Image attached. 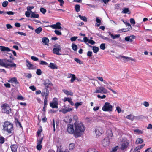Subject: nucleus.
Returning a JSON list of instances; mask_svg holds the SVG:
<instances>
[{
  "label": "nucleus",
  "mask_w": 152,
  "mask_h": 152,
  "mask_svg": "<svg viewBox=\"0 0 152 152\" xmlns=\"http://www.w3.org/2000/svg\"><path fill=\"white\" fill-rule=\"evenodd\" d=\"M74 136L77 137L80 136L84 133L85 129L83 123L79 121H75L74 124Z\"/></svg>",
  "instance_id": "obj_1"
},
{
  "label": "nucleus",
  "mask_w": 152,
  "mask_h": 152,
  "mask_svg": "<svg viewBox=\"0 0 152 152\" xmlns=\"http://www.w3.org/2000/svg\"><path fill=\"white\" fill-rule=\"evenodd\" d=\"M11 62V61L6 59H0V66L7 68L16 67V64Z\"/></svg>",
  "instance_id": "obj_2"
},
{
  "label": "nucleus",
  "mask_w": 152,
  "mask_h": 152,
  "mask_svg": "<svg viewBox=\"0 0 152 152\" xmlns=\"http://www.w3.org/2000/svg\"><path fill=\"white\" fill-rule=\"evenodd\" d=\"M3 128V130L9 134L12 133L13 130L12 124L7 121L5 122Z\"/></svg>",
  "instance_id": "obj_3"
},
{
  "label": "nucleus",
  "mask_w": 152,
  "mask_h": 152,
  "mask_svg": "<svg viewBox=\"0 0 152 152\" xmlns=\"http://www.w3.org/2000/svg\"><path fill=\"white\" fill-rule=\"evenodd\" d=\"M1 112L2 113L9 114L11 112V109L9 105L7 104L1 105Z\"/></svg>",
  "instance_id": "obj_4"
},
{
  "label": "nucleus",
  "mask_w": 152,
  "mask_h": 152,
  "mask_svg": "<svg viewBox=\"0 0 152 152\" xmlns=\"http://www.w3.org/2000/svg\"><path fill=\"white\" fill-rule=\"evenodd\" d=\"M113 106L109 103L105 102L102 108V110L104 111L111 112L113 110Z\"/></svg>",
  "instance_id": "obj_5"
},
{
  "label": "nucleus",
  "mask_w": 152,
  "mask_h": 152,
  "mask_svg": "<svg viewBox=\"0 0 152 152\" xmlns=\"http://www.w3.org/2000/svg\"><path fill=\"white\" fill-rule=\"evenodd\" d=\"M108 91L104 87L102 86H100L97 88L95 93H100L101 94H106L107 93Z\"/></svg>",
  "instance_id": "obj_6"
},
{
  "label": "nucleus",
  "mask_w": 152,
  "mask_h": 152,
  "mask_svg": "<svg viewBox=\"0 0 152 152\" xmlns=\"http://www.w3.org/2000/svg\"><path fill=\"white\" fill-rule=\"evenodd\" d=\"M74 125L70 124H68L67 126V130L69 133L74 134L75 132V128H74Z\"/></svg>",
  "instance_id": "obj_7"
},
{
  "label": "nucleus",
  "mask_w": 152,
  "mask_h": 152,
  "mask_svg": "<svg viewBox=\"0 0 152 152\" xmlns=\"http://www.w3.org/2000/svg\"><path fill=\"white\" fill-rule=\"evenodd\" d=\"M54 48L53 49V52L54 54L58 55H60L61 54L59 53L60 51H61V47L60 45H54Z\"/></svg>",
  "instance_id": "obj_8"
},
{
  "label": "nucleus",
  "mask_w": 152,
  "mask_h": 152,
  "mask_svg": "<svg viewBox=\"0 0 152 152\" xmlns=\"http://www.w3.org/2000/svg\"><path fill=\"white\" fill-rule=\"evenodd\" d=\"M58 101L56 98H54L52 102H51L50 104V106L52 108H57L58 107Z\"/></svg>",
  "instance_id": "obj_9"
},
{
  "label": "nucleus",
  "mask_w": 152,
  "mask_h": 152,
  "mask_svg": "<svg viewBox=\"0 0 152 152\" xmlns=\"http://www.w3.org/2000/svg\"><path fill=\"white\" fill-rule=\"evenodd\" d=\"M104 132L103 129L102 127H97L96 128L95 132L97 136H100Z\"/></svg>",
  "instance_id": "obj_10"
},
{
  "label": "nucleus",
  "mask_w": 152,
  "mask_h": 152,
  "mask_svg": "<svg viewBox=\"0 0 152 152\" xmlns=\"http://www.w3.org/2000/svg\"><path fill=\"white\" fill-rule=\"evenodd\" d=\"M45 27H50L54 29H61V23H60L57 22L55 24L53 25H48L45 26Z\"/></svg>",
  "instance_id": "obj_11"
},
{
  "label": "nucleus",
  "mask_w": 152,
  "mask_h": 152,
  "mask_svg": "<svg viewBox=\"0 0 152 152\" xmlns=\"http://www.w3.org/2000/svg\"><path fill=\"white\" fill-rule=\"evenodd\" d=\"M26 65L29 69H35L36 66L32 64L29 61H26Z\"/></svg>",
  "instance_id": "obj_12"
},
{
  "label": "nucleus",
  "mask_w": 152,
  "mask_h": 152,
  "mask_svg": "<svg viewBox=\"0 0 152 152\" xmlns=\"http://www.w3.org/2000/svg\"><path fill=\"white\" fill-rule=\"evenodd\" d=\"M129 143V141L128 140H124L121 144V149L122 150L126 149L128 147Z\"/></svg>",
  "instance_id": "obj_13"
},
{
  "label": "nucleus",
  "mask_w": 152,
  "mask_h": 152,
  "mask_svg": "<svg viewBox=\"0 0 152 152\" xmlns=\"http://www.w3.org/2000/svg\"><path fill=\"white\" fill-rule=\"evenodd\" d=\"M103 145L104 146L108 145L110 144V140L109 138L107 137L104 138L102 141Z\"/></svg>",
  "instance_id": "obj_14"
},
{
  "label": "nucleus",
  "mask_w": 152,
  "mask_h": 152,
  "mask_svg": "<svg viewBox=\"0 0 152 152\" xmlns=\"http://www.w3.org/2000/svg\"><path fill=\"white\" fill-rule=\"evenodd\" d=\"M135 38V36L133 35L127 36L125 38V40L126 41L132 42L133 40Z\"/></svg>",
  "instance_id": "obj_15"
},
{
  "label": "nucleus",
  "mask_w": 152,
  "mask_h": 152,
  "mask_svg": "<svg viewBox=\"0 0 152 152\" xmlns=\"http://www.w3.org/2000/svg\"><path fill=\"white\" fill-rule=\"evenodd\" d=\"M44 85L46 88L47 89L50 87L52 86V84L51 82L48 80H46L45 81L44 83Z\"/></svg>",
  "instance_id": "obj_16"
},
{
  "label": "nucleus",
  "mask_w": 152,
  "mask_h": 152,
  "mask_svg": "<svg viewBox=\"0 0 152 152\" xmlns=\"http://www.w3.org/2000/svg\"><path fill=\"white\" fill-rule=\"evenodd\" d=\"M63 100L64 102H66L67 101H68L72 106H73L74 105V103L72 101V99L71 98L69 97H65L64 98Z\"/></svg>",
  "instance_id": "obj_17"
},
{
  "label": "nucleus",
  "mask_w": 152,
  "mask_h": 152,
  "mask_svg": "<svg viewBox=\"0 0 152 152\" xmlns=\"http://www.w3.org/2000/svg\"><path fill=\"white\" fill-rule=\"evenodd\" d=\"M63 91L64 93L67 95H70L72 96L73 93L71 91H68L66 90L63 89Z\"/></svg>",
  "instance_id": "obj_18"
},
{
  "label": "nucleus",
  "mask_w": 152,
  "mask_h": 152,
  "mask_svg": "<svg viewBox=\"0 0 152 152\" xmlns=\"http://www.w3.org/2000/svg\"><path fill=\"white\" fill-rule=\"evenodd\" d=\"M8 82L11 83H14L16 84H18V82L17 81V78L15 77L11 78L8 81Z\"/></svg>",
  "instance_id": "obj_19"
},
{
  "label": "nucleus",
  "mask_w": 152,
  "mask_h": 152,
  "mask_svg": "<svg viewBox=\"0 0 152 152\" xmlns=\"http://www.w3.org/2000/svg\"><path fill=\"white\" fill-rule=\"evenodd\" d=\"M10 148L12 152H17L18 146L16 145H11Z\"/></svg>",
  "instance_id": "obj_20"
},
{
  "label": "nucleus",
  "mask_w": 152,
  "mask_h": 152,
  "mask_svg": "<svg viewBox=\"0 0 152 152\" xmlns=\"http://www.w3.org/2000/svg\"><path fill=\"white\" fill-rule=\"evenodd\" d=\"M109 35L110 36L111 38L113 39H115L116 38H118L120 36V34H112L111 33H109Z\"/></svg>",
  "instance_id": "obj_21"
},
{
  "label": "nucleus",
  "mask_w": 152,
  "mask_h": 152,
  "mask_svg": "<svg viewBox=\"0 0 152 152\" xmlns=\"http://www.w3.org/2000/svg\"><path fill=\"white\" fill-rule=\"evenodd\" d=\"M48 67L53 69H57L58 68L56 65L52 63H50L49 65L48 66Z\"/></svg>",
  "instance_id": "obj_22"
},
{
  "label": "nucleus",
  "mask_w": 152,
  "mask_h": 152,
  "mask_svg": "<svg viewBox=\"0 0 152 152\" xmlns=\"http://www.w3.org/2000/svg\"><path fill=\"white\" fill-rule=\"evenodd\" d=\"M0 49L1 51H7L8 52L11 51L8 48L2 46H0Z\"/></svg>",
  "instance_id": "obj_23"
},
{
  "label": "nucleus",
  "mask_w": 152,
  "mask_h": 152,
  "mask_svg": "<svg viewBox=\"0 0 152 152\" xmlns=\"http://www.w3.org/2000/svg\"><path fill=\"white\" fill-rule=\"evenodd\" d=\"M103 82L104 84L106 85V88H108L109 90L113 92V93H114V94H116V91H114L113 90V89H112L108 85V83L106 81L104 80Z\"/></svg>",
  "instance_id": "obj_24"
},
{
  "label": "nucleus",
  "mask_w": 152,
  "mask_h": 152,
  "mask_svg": "<svg viewBox=\"0 0 152 152\" xmlns=\"http://www.w3.org/2000/svg\"><path fill=\"white\" fill-rule=\"evenodd\" d=\"M3 14L5 15L7 14L8 15H13L14 14V13L12 11H8V12H4L1 11L0 10V14Z\"/></svg>",
  "instance_id": "obj_25"
},
{
  "label": "nucleus",
  "mask_w": 152,
  "mask_h": 152,
  "mask_svg": "<svg viewBox=\"0 0 152 152\" xmlns=\"http://www.w3.org/2000/svg\"><path fill=\"white\" fill-rule=\"evenodd\" d=\"M121 13H128V14H130V12L129 11V8H125L123 9L122 11L121 12Z\"/></svg>",
  "instance_id": "obj_26"
},
{
  "label": "nucleus",
  "mask_w": 152,
  "mask_h": 152,
  "mask_svg": "<svg viewBox=\"0 0 152 152\" xmlns=\"http://www.w3.org/2000/svg\"><path fill=\"white\" fill-rule=\"evenodd\" d=\"M121 58L126 60L125 62L126 61H129L130 60L133 61H134V60L131 57H126L125 56H122Z\"/></svg>",
  "instance_id": "obj_27"
},
{
  "label": "nucleus",
  "mask_w": 152,
  "mask_h": 152,
  "mask_svg": "<svg viewBox=\"0 0 152 152\" xmlns=\"http://www.w3.org/2000/svg\"><path fill=\"white\" fill-rule=\"evenodd\" d=\"M31 17L33 18H38L39 17V15L38 14H35L34 12H32Z\"/></svg>",
  "instance_id": "obj_28"
},
{
  "label": "nucleus",
  "mask_w": 152,
  "mask_h": 152,
  "mask_svg": "<svg viewBox=\"0 0 152 152\" xmlns=\"http://www.w3.org/2000/svg\"><path fill=\"white\" fill-rule=\"evenodd\" d=\"M42 41L45 45H47L49 42V39L46 37H44L42 39Z\"/></svg>",
  "instance_id": "obj_29"
},
{
  "label": "nucleus",
  "mask_w": 152,
  "mask_h": 152,
  "mask_svg": "<svg viewBox=\"0 0 152 152\" xmlns=\"http://www.w3.org/2000/svg\"><path fill=\"white\" fill-rule=\"evenodd\" d=\"M49 94V91L48 89L45 88L44 90V91L41 93V95L42 96H44L46 95V94Z\"/></svg>",
  "instance_id": "obj_30"
},
{
  "label": "nucleus",
  "mask_w": 152,
  "mask_h": 152,
  "mask_svg": "<svg viewBox=\"0 0 152 152\" xmlns=\"http://www.w3.org/2000/svg\"><path fill=\"white\" fill-rule=\"evenodd\" d=\"M126 118L131 121H133L135 118V116L133 115L130 114L127 115L126 116Z\"/></svg>",
  "instance_id": "obj_31"
},
{
  "label": "nucleus",
  "mask_w": 152,
  "mask_h": 152,
  "mask_svg": "<svg viewBox=\"0 0 152 152\" xmlns=\"http://www.w3.org/2000/svg\"><path fill=\"white\" fill-rule=\"evenodd\" d=\"M42 30V28L41 27H39L37 28L35 30L36 33L37 34H39L40 33Z\"/></svg>",
  "instance_id": "obj_32"
},
{
  "label": "nucleus",
  "mask_w": 152,
  "mask_h": 152,
  "mask_svg": "<svg viewBox=\"0 0 152 152\" xmlns=\"http://www.w3.org/2000/svg\"><path fill=\"white\" fill-rule=\"evenodd\" d=\"M96 22L98 23L96 24V26L98 27L99 26L101 23V20L98 17H96Z\"/></svg>",
  "instance_id": "obj_33"
},
{
  "label": "nucleus",
  "mask_w": 152,
  "mask_h": 152,
  "mask_svg": "<svg viewBox=\"0 0 152 152\" xmlns=\"http://www.w3.org/2000/svg\"><path fill=\"white\" fill-rule=\"evenodd\" d=\"M79 17L83 21L85 22H86L87 21V18L85 16H82L80 15H79Z\"/></svg>",
  "instance_id": "obj_34"
},
{
  "label": "nucleus",
  "mask_w": 152,
  "mask_h": 152,
  "mask_svg": "<svg viewBox=\"0 0 152 152\" xmlns=\"http://www.w3.org/2000/svg\"><path fill=\"white\" fill-rule=\"evenodd\" d=\"M143 142V140L142 139L139 138L136 140V143L137 144H141Z\"/></svg>",
  "instance_id": "obj_35"
},
{
  "label": "nucleus",
  "mask_w": 152,
  "mask_h": 152,
  "mask_svg": "<svg viewBox=\"0 0 152 152\" xmlns=\"http://www.w3.org/2000/svg\"><path fill=\"white\" fill-rule=\"evenodd\" d=\"M99 37L101 38H102V39H103L104 40H107V41H109L110 40V39L107 37H106L102 35H100L99 36Z\"/></svg>",
  "instance_id": "obj_36"
},
{
  "label": "nucleus",
  "mask_w": 152,
  "mask_h": 152,
  "mask_svg": "<svg viewBox=\"0 0 152 152\" xmlns=\"http://www.w3.org/2000/svg\"><path fill=\"white\" fill-rule=\"evenodd\" d=\"M92 50L94 53H96L99 51V48L96 46H93Z\"/></svg>",
  "instance_id": "obj_37"
},
{
  "label": "nucleus",
  "mask_w": 152,
  "mask_h": 152,
  "mask_svg": "<svg viewBox=\"0 0 152 152\" xmlns=\"http://www.w3.org/2000/svg\"><path fill=\"white\" fill-rule=\"evenodd\" d=\"M75 145L74 144L71 143L69 144V150H73L75 148Z\"/></svg>",
  "instance_id": "obj_38"
},
{
  "label": "nucleus",
  "mask_w": 152,
  "mask_h": 152,
  "mask_svg": "<svg viewBox=\"0 0 152 152\" xmlns=\"http://www.w3.org/2000/svg\"><path fill=\"white\" fill-rule=\"evenodd\" d=\"M43 140V137H42L41 138L40 137L39 138V137H38L37 139V144H41Z\"/></svg>",
  "instance_id": "obj_39"
},
{
  "label": "nucleus",
  "mask_w": 152,
  "mask_h": 152,
  "mask_svg": "<svg viewBox=\"0 0 152 152\" xmlns=\"http://www.w3.org/2000/svg\"><path fill=\"white\" fill-rule=\"evenodd\" d=\"M80 6L78 4H76L75 6V10L77 12H78L80 11Z\"/></svg>",
  "instance_id": "obj_40"
},
{
  "label": "nucleus",
  "mask_w": 152,
  "mask_h": 152,
  "mask_svg": "<svg viewBox=\"0 0 152 152\" xmlns=\"http://www.w3.org/2000/svg\"><path fill=\"white\" fill-rule=\"evenodd\" d=\"M74 60L77 63H78L80 64H83V62L81 61L78 58H75Z\"/></svg>",
  "instance_id": "obj_41"
},
{
  "label": "nucleus",
  "mask_w": 152,
  "mask_h": 152,
  "mask_svg": "<svg viewBox=\"0 0 152 152\" xmlns=\"http://www.w3.org/2000/svg\"><path fill=\"white\" fill-rule=\"evenodd\" d=\"M72 49L74 51H76L77 49V45L75 44H73L72 45Z\"/></svg>",
  "instance_id": "obj_42"
},
{
  "label": "nucleus",
  "mask_w": 152,
  "mask_h": 152,
  "mask_svg": "<svg viewBox=\"0 0 152 152\" xmlns=\"http://www.w3.org/2000/svg\"><path fill=\"white\" fill-rule=\"evenodd\" d=\"M129 29L127 28H122L121 29L119 30V32H127L128 31H129Z\"/></svg>",
  "instance_id": "obj_43"
},
{
  "label": "nucleus",
  "mask_w": 152,
  "mask_h": 152,
  "mask_svg": "<svg viewBox=\"0 0 152 152\" xmlns=\"http://www.w3.org/2000/svg\"><path fill=\"white\" fill-rule=\"evenodd\" d=\"M34 8V7L33 6H28L27 7V10L28 11H29L31 13H32V12L31 11V10L32 9H33Z\"/></svg>",
  "instance_id": "obj_44"
},
{
  "label": "nucleus",
  "mask_w": 152,
  "mask_h": 152,
  "mask_svg": "<svg viewBox=\"0 0 152 152\" xmlns=\"http://www.w3.org/2000/svg\"><path fill=\"white\" fill-rule=\"evenodd\" d=\"M143 118V116L142 115L138 116L135 117V119L137 120H140L142 119Z\"/></svg>",
  "instance_id": "obj_45"
},
{
  "label": "nucleus",
  "mask_w": 152,
  "mask_h": 152,
  "mask_svg": "<svg viewBox=\"0 0 152 152\" xmlns=\"http://www.w3.org/2000/svg\"><path fill=\"white\" fill-rule=\"evenodd\" d=\"M89 40L86 37H84L83 38V41L81 40L80 41L81 42L84 41L85 43H87L88 42H89Z\"/></svg>",
  "instance_id": "obj_46"
},
{
  "label": "nucleus",
  "mask_w": 152,
  "mask_h": 152,
  "mask_svg": "<svg viewBox=\"0 0 152 152\" xmlns=\"http://www.w3.org/2000/svg\"><path fill=\"white\" fill-rule=\"evenodd\" d=\"M8 4V2L7 1H5L3 2L2 4V6L4 7H6Z\"/></svg>",
  "instance_id": "obj_47"
},
{
  "label": "nucleus",
  "mask_w": 152,
  "mask_h": 152,
  "mask_svg": "<svg viewBox=\"0 0 152 152\" xmlns=\"http://www.w3.org/2000/svg\"><path fill=\"white\" fill-rule=\"evenodd\" d=\"M71 79L70 80L71 83H73L76 79V77L75 75L73 74L72 76L71 77Z\"/></svg>",
  "instance_id": "obj_48"
},
{
  "label": "nucleus",
  "mask_w": 152,
  "mask_h": 152,
  "mask_svg": "<svg viewBox=\"0 0 152 152\" xmlns=\"http://www.w3.org/2000/svg\"><path fill=\"white\" fill-rule=\"evenodd\" d=\"M42 148V146L41 144H37V146L36 148L37 150L40 151L41 149Z\"/></svg>",
  "instance_id": "obj_49"
},
{
  "label": "nucleus",
  "mask_w": 152,
  "mask_h": 152,
  "mask_svg": "<svg viewBox=\"0 0 152 152\" xmlns=\"http://www.w3.org/2000/svg\"><path fill=\"white\" fill-rule=\"evenodd\" d=\"M82 105V102H77L76 103H75V107L76 109H77L78 108V107Z\"/></svg>",
  "instance_id": "obj_50"
},
{
  "label": "nucleus",
  "mask_w": 152,
  "mask_h": 152,
  "mask_svg": "<svg viewBox=\"0 0 152 152\" xmlns=\"http://www.w3.org/2000/svg\"><path fill=\"white\" fill-rule=\"evenodd\" d=\"M118 146H117L114 148H112V150L111 151V152H116V151L118 149Z\"/></svg>",
  "instance_id": "obj_51"
},
{
  "label": "nucleus",
  "mask_w": 152,
  "mask_h": 152,
  "mask_svg": "<svg viewBox=\"0 0 152 152\" xmlns=\"http://www.w3.org/2000/svg\"><path fill=\"white\" fill-rule=\"evenodd\" d=\"M100 48L101 49L104 50L105 48V45L104 43H102L100 46Z\"/></svg>",
  "instance_id": "obj_52"
},
{
  "label": "nucleus",
  "mask_w": 152,
  "mask_h": 152,
  "mask_svg": "<svg viewBox=\"0 0 152 152\" xmlns=\"http://www.w3.org/2000/svg\"><path fill=\"white\" fill-rule=\"evenodd\" d=\"M4 142V138L2 136H0V143L2 144Z\"/></svg>",
  "instance_id": "obj_53"
},
{
  "label": "nucleus",
  "mask_w": 152,
  "mask_h": 152,
  "mask_svg": "<svg viewBox=\"0 0 152 152\" xmlns=\"http://www.w3.org/2000/svg\"><path fill=\"white\" fill-rule=\"evenodd\" d=\"M40 64L42 65H48V63L43 61H41L40 62Z\"/></svg>",
  "instance_id": "obj_54"
},
{
  "label": "nucleus",
  "mask_w": 152,
  "mask_h": 152,
  "mask_svg": "<svg viewBox=\"0 0 152 152\" xmlns=\"http://www.w3.org/2000/svg\"><path fill=\"white\" fill-rule=\"evenodd\" d=\"M40 12L44 14L46 12V10L43 8H41L40 9Z\"/></svg>",
  "instance_id": "obj_55"
},
{
  "label": "nucleus",
  "mask_w": 152,
  "mask_h": 152,
  "mask_svg": "<svg viewBox=\"0 0 152 152\" xmlns=\"http://www.w3.org/2000/svg\"><path fill=\"white\" fill-rule=\"evenodd\" d=\"M54 32L56 34L58 35H60L61 34V32L58 30H55Z\"/></svg>",
  "instance_id": "obj_56"
},
{
  "label": "nucleus",
  "mask_w": 152,
  "mask_h": 152,
  "mask_svg": "<svg viewBox=\"0 0 152 152\" xmlns=\"http://www.w3.org/2000/svg\"><path fill=\"white\" fill-rule=\"evenodd\" d=\"M42 73L41 70L40 69H37L36 71V74L38 75H40Z\"/></svg>",
  "instance_id": "obj_57"
},
{
  "label": "nucleus",
  "mask_w": 152,
  "mask_h": 152,
  "mask_svg": "<svg viewBox=\"0 0 152 152\" xmlns=\"http://www.w3.org/2000/svg\"><path fill=\"white\" fill-rule=\"evenodd\" d=\"M31 59L35 61H37L38 60V58L33 56L31 57Z\"/></svg>",
  "instance_id": "obj_58"
},
{
  "label": "nucleus",
  "mask_w": 152,
  "mask_h": 152,
  "mask_svg": "<svg viewBox=\"0 0 152 152\" xmlns=\"http://www.w3.org/2000/svg\"><path fill=\"white\" fill-rule=\"evenodd\" d=\"M130 23L134 25L135 23V22L133 18H131L130 19Z\"/></svg>",
  "instance_id": "obj_59"
},
{
  "label": "nucleus",
  "mask_w": 152,
  "mask_h": 152,
  "mask_svg": "<svg viewBox=\"0 0 152 152\" xmlns=\"http://www.w3.org/2000/svg\"><path fill=\"white\" fill-rule=\"evenodd\" d=\"M42 132V129H39L38 131H37V135L38 136V137H40L41 135V133Z\"/></svg>",
  "instance_id": "obj_60"
},
{
  "label": "nucleus",
  "mask_w": 152,
  "mask_h": 152,
  "mask_svg": "<svg viewBox=\"0 0 152 152\" xmlns=\"http://www.w3.org/2000/svg\"><path fill=\"white\" fill-rule=\"evenodd\" d=\"M88 152H98L97 151H96L93 148H90L89 149L88 151Z\"/></svg>",
  "instance_id": "obj_61"
},
{
  "label": "nucleus",
  "mask_w": 152,
  "mask_h": 152,
  "mask_svg": "<svg viewBox=\"0 0 152 152\" xmlns=\"http://www.w3.org/2000/svg\"><path fill=\"white\" fill-rule=\"evenodd\" d=\"M60 111L61 112H62L64 114H65L67 112L66 108H65L64 109H61V110H60Z\"/></svg>",
  "instance_id": "obj_62"
},
{
  "label": "nucleus",
  "mask_w": 152,
  "mask_h": 152,
  "mask_svg": "<svg viewBox=\"0 0 152 152\" xmlns=\"http://www.w3.org/2000/svg\"><path fill=\"white\" fill-rule=\"evenodd\" d=\"M134 131L135 132H136L137 133H138V134H142V132L139 129H136L134 130Z\"/></svg>",
  "instance_id": "obj_63"
},
{
  "label": "nucleus",
  "mask_w": 152,
  "mask_h": 152,
  "mask_svg": "<svg viewBox=\"0 0 152 152\" xmlns=\"http://www.w3.org/2000/svg\"><path fill=\"white\" fill-rule=\"evenodd\" d=\"M77 38V37H73L71 38L70 40L72 41H75Z\"/></svg>",
  "instance_id": "obj_64"
}]
</instances>
